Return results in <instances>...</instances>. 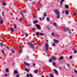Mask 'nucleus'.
Returning a JSON list of instances; mask_svg holds the SVG:
<instances>
[{
    "label": "nucleus",
    "mask_w": 77,
    "mask_h": 77,
    "mask_svg": "<svg viewBox=\"0 0 77 77\" xmlns=\"http://www.w3.org/2000/svg\"><path fill=\"white\" fill-rule=\"evenodd\" d=\"M75 72L76 74H77V71L76 70H75Z\"/></svg>",
    "instance_id": "49530a36"
},
{
    "label": "nucleus",
    "mask_w": 77,
    "mask_h": 77,
    "mask_svg": "<svg viewBox=\"0 0 77 77\" xmlns=\"http://www.w3.org/2000/svg\"><path fill=\"white\" fill-rule=\"evenodd\" d=\"M25 35L26 36H29V35L27 33H25Z\"/></svg>",
    "instance_id": "72a5a7b5"
},
{
    "label": "nucleus",
    "mask_w": 77,
    "mask_h": 77,
    "mask_svg": "<svg viewBox=\"0 0 77 77\" xmlns=\"http://www.w3.org/2000/svg\"><path fill=\"white\" fill-rule=\"evenodd\" d=\"M72 56H70V57H69V59H72Z\"/></svg>",
    "instance_id": "37998d69"
},
{
    "label": "nucleus",
    "mask_w": 77,
    "mask_h": 77,
    "mask_svg": "<svg viewBox=\"0 0 77 77\" xmlns=\"http://www.w3.org/2000/svg\"><path fill=\"white\" fill-rule=\"evenodd\" d=\"M1 51L3 54H5V52L4 51H3V50H1Z\"/></svg>",
    "instance_id": "c85d7f7f"
},
{
    "label": "nucleus",
    "mask_w": 77,
    "mask_h": 77,
    "mask_svg": "<svg viewBox=\"0 0 77 77\" xmlns=\"http://www.w3.org/2000/svg\"><path fill=\"white\" fill-rule=\"evenodd\" d=\"M24 71H27V72H29V69L27 68H26Z\"/></svg>",
    "instance_id": "f3484780"
},
{
    "label": "nucleus",
    "mask_w": 77,
    "mask_h": 77,
    "mask_svg": "<svg viewBox=\"0 0 77 77\" xmlns=\"http://www.w3.org/2000/svg\"><path fill=\"white\" fill-rule=\"evenodd\" d=\"M44 16L45 17H47V14H46V13H44Z\"/></svg>",
    "instance_id": "7c9ffc66"
},
{
    "label": "nucleus",
    "mask_w": 77,
    "mask_h": 77,
    "mask_svg": "<svg viewBox=\"0 0 77 77\" xmlns=\"http://www.w3.org/2000/svg\"><path fill=\"white\" fill-rule=\"evenodd\" d=\"M52 36H54V33H52Z\"/></svg>",
    "instance_id": "ea45409f"
},
{
    "label": "nucleus",
    "mask_w": 77,
    "mask_h": 77,
    "mask_svg": "<svg viewBox=\"0 0 77 77\" xmlns=\"http://www.w3.org/2000/svg\"><path fill=\"white\" fill-rule=\"evenodd\" d=\"M20 14L22 15V17H23L24 18H25V17L24 16V15L23 14V13L21 12V11L20 12Z\"/></svg>",
    "instance_id": "ddd939ff"
},
{
    "label": "nucleus",
    "mask_w": 77,
    "mask_h": 77,
    "mask_svg": "<svg viewBox=\"0 0 77 77\" xmlns=\"http://www.w3.org/2000/svg\"><path fill=\"white\" fill-rule=\"evenodd\" d=\"M24 64H25L26 66H29L30 65L29 63H28L25 61L24 62Z\"/></svg>",
    "instance_id": "9b49d317"
},
{
    "label": "nucleus",
    "mask_w": 77,
    "mask_h": 77,
    "mask_svg": "<svg viewBox=\"0 0 77 77\" xmlns=\"http://www.w3.org/2000/svg\"><path fill=\"white\" fill-rule=\"evenodd\" d=\"M6 72H9V69H6Z\"/></svg>",
    "instance_id": "a878e982"
},
{
    "label": "nucleus",
    "mask_w": 77,
    "mask_h": 77,
    "mask_svg": "<svg viewBox=\"0 0 77 77\" xmlns=\"http://www.w3.org/2000/svg\"><path fill=\"white\" fill-rule=\"evenodd\" d=\"M54 12L55 14L57 15V18H60V12H59V11H58L57 10L55 9Z\"/></svg>",
    "instance_id": "f257e3e1"
},
{
    "label": "nucleus",
    "mask_w": 77,
    "mask_h": 77,
    "mask_svg": "<svg viewBox=\"0 0 77 77\" xmlns=\"http://www.w3.org/2000/svg\"><path fill=\"white\" fill-rule=\"evenodd\" d=\"M6 47L7 48V49H9V47L7 46Z\"/></svg>",
    "instance_id": "13d9d810"
},
{
    "label": "nucleus",
    "mask_w": 77,
    "mask_h": 77,
    "mask_svg": "<svg viewBox=\"0 0 77 77\" xmlns=\"http://www.w3.org/2000/svg\"><path fill=\"white\" fill-rule=\"evenodd\" d=\"M64 2V0H61L60 2V5L62 6V3Z\"/></svg>",
    "instance_id": "4468645a"
},
{
    "label": "nucleus",
    "mask_w": 77,
    "mask_h": 77,
    "mask_svg": "<svg viewBox=\"0 0 77 77\" xmlns=\"http://www.w3.org/2000/svg\"><path fill=\"white\" fill-rule=\"evenodd\" d=\"M73 52L74 54H75V53H77V50L76 49H74Z\"/></svg>",
    "instance_id": "a211bd4d"
},
{
    "label": "nucleus",
    "mask_w": 77,
    "mask_h": 77,
    "mask_svg": "<svg viewBox=\"0 0 77 77\" xmlns=\"http://www.w3.org/2000/svg\"><path fill=\"white\" fill-rule=\"evenodd\" d=\"M64 31H65L66 32V31H69V33H71V31H69V28H66L63 30Z\"/></svg>",
    "instance_id": "20e7f679"
},
{
    "label": "nucleus",
    "mask_w": 77,
    "mask_h": 77,
    "mask_svg": "<svg viewBox=\"0 0 77 77\" xmlns=\"http://www.w3.org/2000/svg\"><path fill=\"white\" fill-rule=\"evenodd\" d=\"M39 10H40V9L38 8V11H39Z\"/></svg>",
    "instance_id": "338daca9"
},
{
    "label": "nucleus",
    "mask_w": 77,
    "mask_h": 77,
    "mask_svg": "<svg viewBox=\"0 0 77 77\" xmlns=\"http://www.w3.org/2000/svg\"><path fill=\"white\" fill-rule=\"evenodd\" d=\"M2 16H4V12H2Z\"/></svg>",
    "instance_id": "c03bdc74"
},
{
    "label": "nucleus",
    "mask_w": 77,
    "mask_h": 77,
    "mask_svg": "<svg viewBox=\"0 0 77 77\" xmlns=\"http://www.w3.org/2000/svg\"><path fill=\"white\" fill-rule=\"evenodd\" d=\"M52 45L53 46H55V45H55V44H54V43H52Z\"/></svg>",
    "instance_id": "a19ab883"
},
{
    "label": "nucleus",
    "mask_w": 77,
    "mask_h": 77,
    "mask_svg": "<svg viewBox=\"0 0 77 77\" xmlns=\"http://www.w3.org/2000/svg\"><path fill=\"white\" fill-rule=\"evenodd\" d=\"M33 30H36V28H34V29H33Z\"/></svg>",
    "instance_id": "bf43d9fd"
},
{
    "label": "nucleus",
    "mask_w": 77,
    "mask_h": 77,
    "mask_svg": "<svg viewBox=\"0 0 77 77\" xmlns=\"http://www.w3.org/2000/svg\"><path fill=\"white\" fill-rule=\"evenodd\" d=\"M29 76H30V77H33V76H32V74H31V73L29 74Z\"/></svg>",
    "instance_id": "58836bf2"
},
{
    "label": "nucleus",
    "mask_w": 77,
    "mask_h": 77,
    "mask_svg": "<svg viewBox=\"0 0 77 77\" xmlns=\"http://www.w3.org/2000/svg\"><path fill=\"white\" fill-rule=\"evenodd\" d=\"M14 28L16 29L17 28V26L16 25L14 24Z\"/></svg>",
    "instance_id": "e433bc0d"
},
{
    "label": "nucleus",
    "mask_w": 77,
    "mask_h": 77,
    "mask_svg": "<svg viewBox=\"0 0 77 77\" xmlns=\"http://www.w3.org/2000/svg\"><path fill=\"white\" fill-rule=\"evenodd\" d=\"M5 76H6V77H7V76H8V74H5Z\"/></svg>",
    "instance_id": "6e6d98bb"
},
{
    "label": "nucleus",
    "mask_w": 77,
    "mask_h": 77,
    "mask_svg": "<svg viewBox=\"0 0 77 77\" xmlns=\"http://www.w3.org/2000/svg\"><path fill=\"white\" fill-rule=\"evenodd\" d=\"M54 71L56 74H57V75H59V73L58 72H57V70H56V69H54Z\"/></svg>",
    "instance_id": "6e6552de"
},
{
    "label": "nucleus",
    "mask_w": 77,
    "mask_h": 77,
    "mask_svg": "<svg viewBox=\"0 0 77 77\" xmlns=\"http://www.w3.org/2000/svg\"><path fill=\"white\" fill-rule=\"evenodd\" d=\"M29 74H27L26 77H29Z\"/></svg>",
    "instance_id": "a18cd8bd"
},
{
    "label": "nucleus",
    "mask_w": 77,
    "mask_h": 77,
    "mask_svg": "<svg viewBox=\"0 0 77 77\" xmlns=\"http://www.w3.org/2000/svg\"><path fill=\"white\" fill-rule=\"evenodd\" d=\"M19 20H22V18H20Z\"/></svg>",
    "instance_id": "774afa93"
},
{
    "label": "nucleus",
    "mask_w": 77,
    "mask_h": 77,
    "mask_svg": "<svg viewBox=\"0 0 77 77\" xmlns=\"http://www.w3.org/2000/svg\"><path fill=\"white\" fill-rule=\"evenodd\" d=\"M39 35L41 36H44V34H42V33H40Z\"/></svg>",
    "instance_id": "c9c22d12"
},
{
    "label": "nucleus",
    "mask_w": 77,
    "mask_h": 77,
    "mask_svg": "<svg viewBox=\"0 0 77 77\" xmlns=\"http://www.w3.org/2000/svg\"><path fill=\"white\" fill-rule=\"evenodd\" d=\"M47 21H50V20H47Z\"/></svg>",
    "instance_id": "e2e57ef3"
},
{
    "label": "nucleus",
    "mask_w": 77,
    "mask_h": 77,
    "mask_svg": "<svg viewBox=\"0 0 77 77\" xmlns=\"http://www.w3.org/2000/svg\"><path fill=\"white\" fill-rule=\"evenodd\" d=\"M19 47L20 48V49L19 50V53H21V51H22V46L20 45H19Z\"/></svg>",
    "instance_id": "39448f33"
},
{
    "label": "nucleus",
    "mask_w": 77,
    "mask_h": 77,
    "mask_svg": "<svg viewBox=\"0 0 77 77\" xmlns=\"http://www.w3.org/2000/svg\"><path fill=\"white\" fill-rule=\"evenodd\" d=\"M63 59V57H60V58L59 59V60H62V59Z\"/></svg>",
    "instance_id": "5701e85b"
},
{
    "label": "nucleus",
    "mask_w": 77,
    "mask_h": 77,
    "mask_svg": "<svg viewBox=\"0 0 77 77\" xmlns=\"http://www.w3.org/2000/svg\"><path fill=\"white\" fill-rule=\"evenodd\" d=\"M16 77H19V75H16Z\"/></svg>",
    "instance_id": "4d7b16f0"
},
{
    "label": "nucleus",
    "mask_w": 77,
    "mask_h": 77,
    "mask_svg": "<svg viewBox=\"0 0 77 77\" xmlns=\"http://www.w3.org/2000/svg\"><path fill=\"white\" fill-rule=\"evenodd\" d=\"M38 22V20H36L34 22V24H35V23H37Z\"/></svg>",
    "instance_id": "c756f323"
},
{
    "label": "nucleus",
    "mask_w": 77,
    "mask_h": 77,
    "mask_svg": "<svg viewBox=\"0 0 77 77\" xmlns=\"http://www.w3.org/2000/svg\"><path fill=\"white\" fill-rule=\"evenodd\" d=\"M39 32H36L35 34L36 35V36H39Z\"/></svg>",
    "instance_id": "2eb2a0df"
},
{
    "label": "nucleus",
    "mask_w": 77,
    "mask_h": 77,
    "mask_svg": "<svg viewBox=\"0 0 77 77\" xmlns=\"http://www.w3.org/2000/svg\"><path fill=\"white\" fill-rule=\"evenodd\" d=\"M45 51L47 53H48V48H49V45H48V44L47 43H45Z\"/></svg>",
    "instance_id": "f03ea898"
},
{
    "label": "nucleus",
    "mask_w": 77,
    "mask_h": 77,
    "mask_svg": "<svg viewBox=\"0 0 77 77\" xmlns=\"http://www.w3.org/2000/svg\"><path fill=\"white\" fill-rule=\"evenodd\" d=\"M36 26H37L38 29H41V26H40L39 25L37 24H36Z\"/></svg>",
    "instance_id": "423d86ee"
},
{
    "label": "nucleus",
    "mask_w": 77,
    "mask_h": 77,
    "mask_svg": "<svg viewBox=\"0 0 77 77\" xmlns=\"http://www.w3.org/2000/svg\"><path fill=\"white\" fill-rule=\"evenodd\" d=\"M0 45H1V47H2V45H4V44H3L2 43H0Z\"/></svg>",
    "instance_id": "473e14b6"
},
{
    "label": "nucleus",
    "mask_w": 77,
    "mask_h": 77,
    "mask_svg": "<svg viewBox=\"0 0 77 77\" xmlns=\"http://www.w3.org/2000/svg\"><path fill=\"white\" fill-rule=\"evenodd\" d=\"M65 8L66 9H68V8H69L68 5H65Z\"/></svg>",
    "instance_id": "cd10ccee"
},
{
    "label": "nucleus",
    "mask_w": 77,
    "mask_h": 77,
    "mask_svg": "<svg viewBox=\"0 0 77 77\" xmlns=\"http://www.w3.org/2000/svg\"><path fill=\"white\" fill-rule=\"evenodd\" d=\"M39 19L40 20H42V18H39Z\"/></svg>",
    "instance_id": "69168bd1"
},
{
    "label": "nucleus",
    "mask_w": 77,
    "mask_h": 77,
    "mask_svg": "<svg viewBox=\"0 0 77 77\" xmlns=\"http://www.w3.org/2000/svg\"><path fill=\"white\" fill-rule=\"evenodd\" d=\"M66 65H67V66H68V67H69V64H68V63H67Z\"/></svg>",
    "instance_id": "09e8293b"
},
{
    "label": "nucleus",
    "mask_w": 77,
    "mask_h": 77,
    "mask_svg": "<svg viewBox=\"0 0 77 77\" xmlns=\"http://www.w3.org/2000/svg\"><path fill=\"white\" fill-rule=\"evenodd\" d=\"M11 50L13 53H15V52H14V50H13V49H11Z\"/></svg>",
    "instance_id": "bb28decb"
},
{
    "label": "nucleus",
    "mask_w": 77,
    "mask_h": 77,
    "mask_svg": "<svg viewBox=\"0 0 77 77\" xmlns=\"http://www.w3.org/2000/svg\"><path fill=\"white\" fill-rule=\"evenodd\" d=\"M42 73H44V71H42Z\"/></svg>",
    "instance_id": "0e129e2a"
},
{
    "label": "nucleus",
    "mask_w": 77,
    "mask_h": 77,
    "mask_svg": "<svg viewBox=\"0 0 77 77\" xmlns=\"http://www.w3.org/2000/svg\"><path fill=\"white\" fill-rule=\"evenodd\" d=\"M53 24L54 26H55V27H58V26H57V24L56 23H54Z\"/></svg>",
    "instance_id": "0eeeda50"
},
{
    "label": "nucleus",
    "mask_w": 77,
    "mask_h": 77,
    "mask_svg": "<svg viewBox=\"0 0 77 77\" xmlns=\"http://www.w3.org/2000/svg\"><path fill=\"white\" fill-rule=\"evenodd\" d=\"M51 59L52 60H56V58L55 57H51Z\"/></svg>",
    "instance_id": "1a4fd4ad"
},
{
    "label": "nucleus",
    "mask_w": 77,
    "mask_h": 77,
    "mask_svg": "<svg viewBox=\"0 0 77 77\" xmlns=\"http://www.w3.org/2000/svg\"><path fill=\"white\" fill-rule=\"evenodd\" d=\"M38 70H35V71H34V72H35V74H37L38 73Z\"/></svg>",
    "instance_id": "393cba45"
},
{
    "label": "nucleus",
    "mask_w": 77,
    "mask_h": 77,
    "mask_svg": "<svg viewBox=\"0 0 77 77\" xmlns=\"http://www.w3.org/2000/svg\"><path fill=\"white\" fill-rule=\"evenodd\" d=\"M29 45L30 47H31V48H33V49H35V48L34 45H33V44L31 43V42L29 43Z\"/></svg>",
    "instance_id": "7ed1b4c3"
},
{
    "label": "nucleus",
    "mask_w": 77,
    "mask_h": 77,
    "mask_svg": "<svg viewBox=\"0 0 77 77\" xmlns=\"http://www.w3.org/2000/svg\"><path fill=\"white\" fill-rule=\"evenodd\" d=\"M46 20H50V18L49 17H47Z\"/></svg>",
    "instance_id": "3c124183"
},
{
    "label": "nucleus",
    "mask_w": 77,
    "mask_h": 77,
    "mask_svg": "<svg viewBox=\"0 0 77 77\" xmlns=\"http://www.w3.org/2000/svg\"><path fill=\"white\" fill-rule=\"evenodd\" d=\"M0 22L1 23V24H3V20H1Z\"/></svg>",
    "instance_id": "6ab92c4d"
},
{
    "label": "nucleus",
    "mask_w": 77,
    "mask_h": 77,
    "mask_svg": "<svg viewBox=\"0 0 77 77\" xmlns=\"http://www.w3.org/2000/svg\"><path fill=\"white\" fill-rule=\"evenodd\" d=\"M32 26V25H31V24H29V25H27L26 26V27H29V26Z\"/></svg>",
    "instance_id": "79ce46f5"
},
{
    "label": "nucleus",
    "mask_w": 77,
    "mask_h": 77,
    "mask_svg": "<svg viewBox=\"0 0 77 77\" xmlns=\"http://www.w3.org/2000/svg\"><path fill=\"white\" fill-rule=\"evenodd\" d=\"M37 43L38 45H40V43H39V42H37Z\"/></svg>",
    "instance_id": "de8ad7c7"
},
{
    "label": "nucleus",
    "mask_w": 77,
    "mask_h": 77,
    "mask_svg": "<svg viewBox=\"0 0 77 77\" xmlns=\"http://www.w3.org/2000/svg\"><path fill=\"white\" fill-rule=\"evenodd\" d=\"M32 17L33 18H36V17L35 16L34 14H32Z\"/></svg>",
    "instance_id": "2f4dec72"
},
{
    "label": "nucleus",
    "mask_w": 77,
    "mask_h": 77,
    "mask_svg": "<svg viewBox=\"0 0 77 77\" xmlns=\"http://www.w3.org/2000/svg\"><path fill=\"white\" fill-rule=\"evenodd\" d=\"M65 13L66 15H68L69 14V11L68 10L66 11Z\"/></svg>",
    "instance_id": "f8f14e48"
},
{
    "label": "nucleus",
    "mask_w": 77,
    "mask_h": 77,
    "mask_svg": "<svg viewBox=\"0 0 77 77\" xmlns=\"http://www.w3.org/2000/svg\"><path fill=\"white\" fill-rule=\"evenodd\" d=\"M40 7L41 8H42V5L40 4Z\"/></svg>",
    "instance_id": "5fc2aeb1"
},
{
    "label": "nucleus",
    "mask_w": 77,
    "mask_h": 77,
    "mask_svg": "<svg viewBox=\"0 0 77 77\" xmlns=\"http://www.w3.org/2000/svg\"><path fill=\"white\" fill-rule=\"evenodd\" d=\"M26 57L28 59H29V57L28 55L26 56Z\"/></svg>",
    "instance_id": "4c0bfd02"
},
{
    "label": "nucleus",
    "mask_w": 77,
    "mask_h": 77,
    "mask_svg": "<svg viewBox=\"0 0 77 77\" xmlns=\"http://www.w3.org/2000/svg\"><path fill=\"white\" fill-rule=\"evenodd\" d=\"M54 41L55 43H59V40H56L55 39H54Z\"/></svg>",
    "instance_id": "9d476101"
},
{
    "label": "nucleus",
    "mask_w": 77,
    "mask_h": 77,
    "mask_svg": "<svg viewBox=\"0 0 77 77\" xmlns=\"http://www.w3.org/2000/svg\"><path fill=\"white\" fill-rule=\"evenodd\" d=\"M73 14H74V15H75V16L76 15V13H74Z\"/></svg>",
    "instance_id": "052dcab7"
},
{
    "label": "nucleus",
    "mask_w": 77,
    "mask_h": 77,
    "mask_svg": "<svg viewBox=\"0 0 77 77\" xmlns=\"http://www.w3.org/2000/svg\"><path fill=\"white\" fill-rule=\"evenodd\" d=\"M33 66H35V63H34L33 64Z\"/></svg>",
    "instance_id": "603ef678"
},
{
    "label": "nucleus",
    "mask_w": 77,
    "mask_h": 77,
    "mask_svg": "<svg viewBox=\"0 0 77 77\" xmlns=\"http://www.w3.org/2000/svg\"><path fill=\"white\" fill-rule=\"evenodd\" d=\"M52 63L53 64V65L54 66H56V63L54 62H52Z\"/></svg>",
    "instance_id": "4be33fe9"
},
{
    "label": "nucleus",
    "mask_w": 77,
    "mask_h": 77,
    "mask_svg": "<svg viewBox=\"0 0 77 77\" xmlns=\"http://www.w3.org/2000/svg\"><path fill=\"white\" fill-rule=\"evenodd\" d=\"M32 5H35V2H33L32 4Z\"/></svg>",
    "instance_id": "864d4df0"
},
{
    "label": "nucleus",
    "mask_w": 77,
    "mask_h": 77,
    "mask_svg": "<svg viewBox=\"0 0 77 77\" xmlns=\"http://www.w3.org/2000/svg\"><path fill=\"white\" fill-rule=\"evenodd\" d=\"M50 75L51 77H54V75L52 74H50Z\"/></svg>",
    "instance_id": "b1692460"
},
{
    "label": "nucleus",
    "mask_w": 77,
    "mask_h": 77,
    "mask_svg": "<svg viewBox=\"0 0 77 77\" xmlns=\"http://www.w3.org/2000/svg\"><path fill=\"white\" fill-rule=\"evenodd\" d=\"M19 21L20 22H21V21H22V20H19Z\"/></svg>",
    "instance_id": "8fccbe9b"
},
{
    "label": "nucleus",
    "mask_w": 77,
    "mask_h": 77,
    "mask_svg": "<svg viewBox=\"0 0 77 77\" xmlns=\"http://www.w3.org/2000/svg\"><path fill=\"white\" fill-rule=\"evenodd\" d=\"M2 5L3 6H6V3H5V2H3L2 3Z\"/></svg>",
    "instance_id": "aec40b11"
},
{
    "label": "nucleus",
    "mask_w": 77,
    "mask_h": 77,
    "mask_svg": "<svg viewBox=\"0 0 77 77\" xmlns=\"http://www.w3.org/2000/svg\"><path fill=\"white\" fill-rule=\"evenodd\" d=\"M10 29L12 31V32H14V29L12 28H11V27L10 28Z\"/></svg>",
    "instance_id": "412c9836"
},
{
    "label": "nucleus",
    "mask_w": 77,
    "mask_h": 77,
    "mask_svg": "<svg viewBox=\"0 0 77 77\" xmlns=\"http://www.w3.org/2000/svg\"><path fill=\"white\" fill-rule=\"evenodd\" d=\"M45 18V17H43L42 18V19H43V20H44V19Z\"/></svg>",
    "instance_id": "680f3d73"
},
{
    "label": "nucleus",
    "mask_w": 77,
    "mask_h": 77,
    "mask_svg": "<svg viewBox=\"0 0 77 77\" xmlns=\"http://www.w3.org/2000/svg\"><path fill=\"white\" fill-rule=\"evenodd\" d=\"M14 73L15 74H18V71L17 70H14Z\"/></svg>",
    "instance_id": "dca6fc26"
},
{
    "label": "nucleus",
    "mask_w": 77,
    "mask_h": 77,
    "mask_svg": "<svg viewBox=\"0 0 77 77\" xmlns=\"http://www.w3.org/2000/svg\"><path fill=\"white\" fill-rule=\"evenodd\" d=\"M49 62H52V60H51V59H49Z\"/></svg>",
    "instance_id": "f704fd0d"
}]
</instances>
